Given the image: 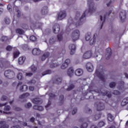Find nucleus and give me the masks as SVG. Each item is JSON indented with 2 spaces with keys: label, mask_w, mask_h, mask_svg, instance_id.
Returning a JSON list of instances; mask_svg holds the SVG:
<instances>
[{
  "label": "nucleus",
  "mask_w": 128,
  "mask_h": 128,
  "mask_svg": "<svg viewBox=\"0 0 128 128\" xmlns=\"http://www.w3.org/2000/svg\"><path fill=\"white\" fill-rule=\"evenodd\" d=\"M88 4L89 7V10L88 11L86 10L85 12L82 14V16H80V12L77 11L76 12L74 20L72 21V22L76 24V26H82V24H84V18H86V12L92 14V12H96V8L94 6V4L92 2V0H88Z\"/></svg>",
  "instance_id": "obj_1"
},
{
  "label": "nucleus",
  "mask_w": 128,
  "mask_h": 128,
  "mask_svg": "<svg viewBox=\"0 0 128 128\" xmlns=\"http://www.w3.org/2000/svg\"><path fill=\"white\" fill-rule=\"evenodd\" d=\"M96 74L104 82V68L100 66L99 68H97L96 71Z\"/></svg>",
  "instance_id": "obj_2"
},
{
  "label": "nucleus",
  "mask_w": 128,
  "mask_h": 128,
  "mask_svg": "<svg viewBox=\"0 0 128 128\" xmlns=\"http://www.w3.org/2000/svg\"><path fill=\"white\" fill-rule=\"evenodd\" d=\"M76 25L75 24L72 22V20L71 19H69L68 20V23L66 26V32H70L72 30H74V28H76Z\"/></svg>",
  "instance_id": "obj_3"
},
{
  "label": "nucleus",
  "mask_w": 128,
  "mask_h": 128,
  "mask_svg": "<svg viewBox=\"0 0 128 128\" xmlns=\"http://www.w3.org/2000/svg\"><path fill=\"white\" fill-rule=\"evenodd\" d=\"M71 38L73 42H76L80 38V30H75L72 31L71 34Z\"/></svg>",
  "instance_id": "obj_4"
},
{
  "label": "nucleus",
  "mask_w": 128,
  "mask_h": 128,
  "mask_svg": "<svg viewBox=\"0 0 128 128\" xmlns=\"http://www.w3.org/2000/svg\"><path fill=\"white\" fill-rule=\"evenodd\" d=\"M112 12V10H110L108 12L106 13V14L104 15V16H100V24H101L100 30L102 28V26H104V22H106V16H110V14Z\"/></svg>",
  "instance_id": "obj_5"
},
{
  "label": "nucleus",
  "mask_w": 128,
  "mask_h": 128,
  "mask_svg": "<svg viewBox=\"0 0 128 128\" xmlns=\"http://www.w3.org/2000/svg\"><path fill=\"white\" fill-rule=\"evenodd\" d=\"M4 74L8 78H12L14 77V72L12 70H7L5 71Z\"/></svg>",
  "instance_id": "obj_6"
},
{
  "label": "nucleus",
  "mask_w": 128,
  "mask_h": 128,
  "mask_svg": "<svg viewBox=\"0 0 128 128\" xmlns=\"http://www.w3.org/2000/svg\"><path fill=\"white\" fill-rule=\"evenodd\" d=\"M97 110L100 112V110H104V104L102 102H98L96 103Z\"/></svg>",
  "instance_id": "obj_7"
},
{
  "label": "nucleus",
  "mask_w": 128,
  "mask_h": 128,
  "mask_svg": "<svg viewBox=\"0 0 128 128\" xmlns=\"http://www.w3.org/2000/svg\"><path fill=\"white\" fill-rule=\"evenodd\" d=\"M66 16V12L64 10L60 11L58 14V18L59 20H64Z\"/></svg>",
  "instance_id": "obj_8"
},
{
  "label": "nucleus",
  "mask_w": 128,
  "mask_h": 128,
  "mask_svg": "<svg viewBox=\"0 0 128 128\" xmlns=\"http://www.w3.org/2000/svg\"><path fill=\"white\" fill-rule=\"evenodd\" d=\"M120 18L122 22H124L126 18V13L124 10H122L120 13Z\"/></svg>",
  "instance_id": "obj_9"
},
{
  "label": "nucleus",
  "mask_w": 128,
  "mask_h": 128,
  "mask_svg": "<svg viewBox=\"0 0 128 128\" xmlns=\"http://www.w3.org/2000/svg\"><path fill=\"white\" fill-rule=\"evenodd\" d=\"M60 24H54L52 27L53 32L54 34H58L60 32Z\"/></svg>",
  "instance_id": "obj_10"
},
{
  "label": "nucleus",
  "mask_w": 128,
  "mask_h": 128,
  "mask_svg": "<svg viewBox=\"0 0 128 128\" xmlns=\"http://www.w3.org/2000/svg\"><path fill=\"white\" fill-rule=\"evenodd\" d=\"M70 59H66L65 60V62L63 63L61 66V68L62 70H64L68 66V64H70Z\"/></svg>",
  "instance_id": "obj_11"
},
{
  "label": "nucleus",
  "mask_w": 128,
  "mask_h": 128,
  "mask_svg": "<svg viewBox=\"0 0 128 128\" xmlns=\"http://www.w3.org/2000/svg\"><path fill=\"white\" fill-rule=\"evenodd\" d=\"M112 49L110 48H107L106 49V60H110V56H112Z\"/></svg>",
  "instance_id": "obj_12"
},
{
  "label": "nucleus",
  "mask_w": 128,
  "mask_h": 128,
  "mask_svg": "<svg viewBox=\"0 0 128 128\" xmlns=\"http://www.w3.org/2000/svg\"><path fill=\"white\" fill-rule=\"evenodd\" d=\"M32 102L35 104H42V100L40 98H34L32 100Z\"/></svg>",
  "instance_id": "obj_13"
},
{
  "label": "nucleus",
  "mask_w": 128,
  "mask_h": 128,
  "mask_svg": "<svg viewBox=\"0 0 128 128\" xmlns=\"http://www.w3.org/2000/svg\"><path fill=\"white\" fill-rule=\"evenodd\" d=\"M86 68L88 70V72H92V70H94V66L90 62H88L86 64Z\"/></svg>",
  "instance_id": "obj_14"
},
{
  "label": "nucleus",
  "mask_w": 128,
  "mask_h": 128,
  "mask_svg": "<svg viewBox=\"0 0 128 128\" xmlns=\"http://www.w3.org/2000/svg\"><path fill=\"white\" fill-rule=\"evenodd\" d=\"M69 48L70 50V54H74L76 50V45L74 44H70L69 45Z\"/></svg>",
  "instance_id": "obj_15"
},
{
  "label": "nucleus",
  "mask_w": 128,
  "mask_h": 128,
  "mask_svg": "<svg viewBox=\"0 0 128 128\" xmlns=\"http://www.w3.org/2000/svg\"><path fill=\"white\" fill-rule=\"evenodd\" d=\"M41 52L40 50L38 48H34L32 51V54L34 56H40Z\"/></svg>",
  "instance_id": "obj_16"
},
{
  "label": "nucleus",
  "mask_w": 128,
  "mask_h": 128,
  "mask_svg": "<svg viewBox=\"0 0 128 128\" xmlns=\"http://www.w3.org/2000/svg\"><path fill=\"white\" fill-rule=\"evenodd\" d=\"M58 100L59 106H62L63 104L64 103V96L62 94L60 95L59 96Z\"/></svg>",
  "instance_id": "obj_17"
},
{
  "label": "nucleus",
  "mask_w": 128,
  "mask_h": 128,
  "mask_svg": "<svg viewBox=\"0 0 128 128\" xmlns=\"http://www.w3.org/2000/svg\"><path fill=\"white\" fill-rule=\"evenodd\" d=\"M92 51H88L83 56L84 58H90L92 56Z\"/></svg>",
  "instance_id": "obj_18"
},
{
  "label": "nucleus",
  "mask_w": 128,
  "mask_h": 128,
  "mask_svg": "<svg viewBox=\"0 0 128 128\" xmlns=\"http://www.w3.org/2000/svg\"><path fill=\"white\" fill-rule=\"evenodd\" d=\"M62 78H56L54 80L53 82L54 84H62Z\"/></svg>",
  "instance_id": "obj_19"
},
{
  "label": "nucleus",
  "mask_w": 128,
  "mask_h": 128,
  "mask_svg": "<svg viewBox=\"0 0 128 128\" xmlns=\"http://www.w3.org/2000/svg\"><path fill=\"white\" fill-rule=\"evenodd\" d=\"M6 106V103L5 104H0V108H2V106H4V110H6L8 112L9 110H10V106Z\"/></svg>",
  "instance_id": "obj_20"
},
{
  "label": "nucleus",
  "mask_w": 128,
  "mask_h": 128,
  "mask_svg": "<svg viewBox=\"0 0 128 128\" xmlns=\"http://www.w3.org/2000/svg\"><path fill=\"white\" fill-rule=\"evenodd\" d=\"M0 128H8V125L5 121L0 120Z\"/></svg>",
  "instance_id": "obj_21"
},
{
  "label": "nucleus",
  "mask_w": 128,
  "mask_h": 128,
  "mask_svg": "<svg viewBox=\"0 0 128 128\" xmlns=\"http://www.w3.org/2000/svg\"><path fill=\"white\" fill-rule=\"evenodd\" d=\"M48 6H44L42 8L41 14L43 16H46L48 14Z\"/></svg>",
  "instance_id": "obj_22"
},
{
  "label": "nucleus",
  "mask_w": 128,
  "mask_h": 128,
  "mask_svg": "<svg viewBox=\"0 0 128 128\" xmlns=\"http://www.w3.org/2000/svg\"><path fill=\"white\" fill-rule=\"evenodd\" d=\"M83 72H84L82 71V70L79 68L75 71V74L78 76H80L82 74Z\"/></svg>",
  "instance_id": "obj_23"
},
{
  "label": "nucleus",
  "mask_w": 128,
  "mask_h": 128,
  "mask_svg": "<svg viewBox=\"0 0 128 128\" xmlns=\"http://www.w3.org/2000/svg\"><path fill=\"white\" fill-rule=\"evenodd\" d=\"M56 42V36H52L49 40V43L50 44H54Z\"/></svg>",
  "instance_id": "obj_24"
},
{
  "label": "nucleus",
  "mask_w": 128,
  "mask_h": 128,
  "mask_svg": "<svg viewBox=\"0 0 128 128\" xmlns=\"http://www.w3.org/2000/svg\"><path fill=\"white\" fill-rule=\"evenodd\" d=\"M101 94L102 96H106L108 98H112V93L110 92V91H106L105 92H102Z\"/></svg>",
  "instance_id": "obj_25"
},
{
  "label": "nucleus",
  "mask_w": 128,
  "mask_h": 128,
  "mask_svg": "<svg viewBox=\"0 0 128 128\" xmlns=\"http://www.w3.org/2000/svg\"><path fill=\"white\" fill-rule=\"evenodd\" d=\"M34 110H36L40 112H42L44 110V107L42 106H38V105L34 106L33 107Z\"/></svg>",
  "instance_id": "obj_26"
},
{
  "label": "nucleus",
  "mask_w": 128,
  "mask_h": 128,
  "mask_svg": "<svg viewBox=\"0 0 128 128\" xmlns=\"http://www.w3.org/2000/svg\"><path fill=\"white\" fill-rule=\"evenodd\" d=\"M52 70H46L45 71H44L42 74V76H46V74H52Z\"/></svg>",
  "instance_id": "obj_27"
},
{
  "label": "nucleus",
  "mask_w": 128,
  "mask_h": 128,
  "mask_svg": "<svg viewBox=\"0 0 128 128\" xmlns=\"http://www.w3.org/2000/svg\"><path fill=\"white\" fill-rule=\"evenodd\" d=\"M128 104V98H126L123 99V100H122L121 102V106H126V104Z\"/></svg>",
  "instance_id": "obj_28"
},
{
  "label": "nucleus",
  "mask_w": 128,
  "mask_h": 128,
  "mask_svg": "<svg viewBox=\"0 0 128 128\" xmlns=\"http://www.w3.org/2000/svg\"><path fill=\"white\" fill-rule=\"evenodd\" d=\"M26 60V57L24 56H21L20 57L18 58V64H22L24 61Z\"/></svg>",
  "instance_id": "obj_29"
},
{
  "label": "nucleus",
  "mask_w": 128,
  "mask_h": 128,
  "mask_svg": "<svg viewBox=\"0 0 128 128\" xmlns=\"http://www.w3.org/2000/svg\"><path fill=\"white\" fill-rule=\"evenodd\" d=\"M49 56H50V52H47L44 53L41 58L42 60V61L44 60H46V58H48Z\"/></svg>",
  "instance_id": "obj_30"
},
{
  "label": "nucleus",
  "mask_w": 128,
  "mask_h": 128,
  "mask_svg": "<svg viewBox=\"0 0 128 128\" xmlns=\"http://www.w3.org/2000/svg\"><path fill=\"white\" fill-rule=\"evenodd\" d=\"M15 8L16 12H17V17L20 18V16H22V12H20V9H18V8L15 6L14 8Z\"/></svg>",
  "instance_id": "obj_31"
},
{
  "label": "nucleus",
  "mask_w": 128,
  "mask_h": 128,
  "mask_svg": "<svg viewBox=\"0 0 128 128\" xmlns=\"http://www.w3.org/2000/svg\"><path fill=\"white\" fill-rule=\"evenodd\" d=\"M4 68H10V63L8 61L5 60L4 62Z\"/></svg>",
  "instance_id": "obj_32"
},
{
  "label": "nucleus",
  "mask_w": 128,
  "mask_h": 128,
  "mask_svg": "<svg viewBox=\"0 0 128 128\" xmlns=\"http://www.w3.org/2000/svg\"><path fill=\"white\" fill-rule=\"evenodd\" d=\"M96 35L94 34L93 38L89 40L90 44V46H92V44H94L96 42Z\"/></svg>",
  "instance_id": "obj_33"
},
{
  "label": "nucleus",
  "mask_w": 128,
  "mask_h": 128,
  "mask_svg": "<svg viewBox=\"0 0 128 128\" xmlns=\"http://www.w3.org/2000/svg\"><path fill=\"white\" fill-rule=\"evenodd\" d=\"M20 92H26L28 90V86L26 85H24L20 87Z\"/></svg>",
  "instance_id": "obj_34"
},
{
  "label": "nucleus",
  "mask_w": 128,
  "mask_h": 128,
  "mask_svg": "<svg viewBox=\"0 0 128 128\" xmlns=\"http://www.w3.org/2000/svg\"><path fill=\"white\" fill-rule=\"evenodd\" d=\"M108 120H109V122H112L114 120V118L112 114H108Z\"/></svg>",
  "instance_id": "obj_35"
},
{
  "label": "nucleus",
  "mask_w": 128,
  "mask_h": 128,
  "mask_svg": "<svg viewBox=\"0 0 128 128\" xmlns=\"http://www.w3.org/2000/svg\"><path fill=\"white\" fill-rule=\"evenodd\" d=\"M9 118L10 119L8 120H12V122L13 124H16V122H20V120H18L16 118Z\"/></svg>",
  "instance_id": "obj_36"
},
{
  "label": "nucleus",
  "mask_w": 128,
  "mask_h": 128,
  "mask_svg": "<svg viewBox=\"0 0 128 128\" xmlns=\"http://www.w3.org/2000/svg\"><path fill=\"white\" fill-rule=\"evenodd\" d=\"M68 74L69 76H72L74 74V69L72 68H70L68 70Z\"/></svg>",
  "instance_id": "obj_37"
},
{
  "label": "nucleus",
  "mask_w": 128,
  "mask_h": 128,
  "mask_svg": "<svg viewBox=\"0 0 128 128\" xmlns=\"http://www.w3.org/2000/svg\"><path fill=\"white\" fill-rule=\"evenodd\" d=\"M16 32L19 34H24V31L20 28L16 29Z\"/></svg>",
  "instance_id": "obj_38"
},
{
  "label": "nucleus",
  "mask_w": 128,
  "mask_h": 128,
  "mask_svg": "<svg viewBox=\"0 0 128 128\" xmlns=\"http://www.w3.org/2000/svg\"><path fill=\"white\" fill-rule=\"evenodd\" d=\"M92 38V34L90 33H88L85 36V38L86 40H90V38Z\"/></svg>",
  "instance_id": "obj_39"
},
{
  "label": "nucleus",
  "mask_w": 128,
  "mask_h": 128,
  "mask_svg": "<svg viewBox=\"0 0 128 128\" xmlns=\"http://www.w3.org/2000/svg\"><path fill=\"white\" fill-rule=\"evenodd\" d=\"M30 96V94L28 93H25L23 94H22L20 96V98H28Z\"/></svg>",
  "instance_id": "obj_40"
},
{
  "label": "nucleus",
  "mask_w": 128,
  "mask_h": 128,
  "mask_svg": "<svg viewBox=\"0 0 128 128\" xmlns=\"http://www.w3.org/2000/svg\"><path fill=\"white\" fill-rule=\"evenodd\" d=\"M58 63H52L50 64V68H58Z\"/></svg>",
  "instance_id": "obj_41"
},
{
  "label": "nucleus",
  "mask_w": 128,
  "mask_h": 128,
  "mask_svg": "<svg viewBox=\"0 0 128 128\" xmlns=\"http://www.w3.org/2000/svg\"><path fill=\"white\" fill-rule=\"evenodd\" d=\"M4 22H6V24H10V20L8 17H6L4 19Z\"/></svg>",
  "instance_id": "obj_42"
},
{
  "label": "nucleus",
  "mask_w": 128,
  "mask_h": 128,
  "mask_svg": "<svg viewBox=\"0 0 128 128\" xmlns=\"http://www.w3.org/2000/svg\"><path fill=\"white\" fill-rule=\"evenodd\" d=\"M57 38L58 40V42H62V33H60V34H58L57 36Z\"/></svg>",
  "instance_id": "obj_43"
},
{
  "label": "nucleus",
  "mask_w": 128,
  "mask_h": 128,
  "mask_svg": "<svg viewBox=\"0 0 128 128\" xmlns=\"http://www.w3.org/2000/svg\"><path fill=\"white\" fill-rule=\"evenodd\" d=\"M84 112H86V114H92V109L86 108H85L84 109Z\"/></svg>",
  "instance_id": "obj_44"
},
{
  "label": "nucleus",
  "mask_w": 128,
  "mask_h": 128,
  "mask_svg": "<svg viewBox=\"0 0 128 128\" xmlns=\"http://www.w3.org/2000/svg\"><path fill=\"white\" fill-rule=\"evenodd\" d=\"M0 100H1L4 102L6 100H8V98L7 96L3 95L2 96Z\"/></svg>",
  "instance_id": "obj_45"
},
{
  "label": "nucleus",
  "mask_w": 128,
  "mask_h": 128,
  "mask_svg": "<svg viewBox=\"0 0 128 128\" xmlns=\"http://www.w3.org/2000/svg\"><path fill=\"white\" fill-rule=\"evenodd\" d=\"M74 85L73 84H71L70 85L68 86V88H67V90H74Z\"/></svg>",
  "instance_id": "obj_46"
},
{
  "label": "nucleus",
  "mask_w": 128,
  "mask_h": 128,
  "mask_svg": "<svg viewBox=\"0 0 128 128\" xmlns=\"http://www.w3.org/2000/svg\"><path fill=\"white\" fill-rule=\"evenodd\" d=\"M20 56V52L18 51H16L14 52V58H16L18 56Z\"/></svg>",
  "instance_id": "obj_47"
},
{
  "label": "nucleus",
  "mask_w": 128,
  "mask_h": 128,
  "mask_svg": "<svg viewBox=\"0 0 128 128\" xmlns=\"http://www.w3.org/2000/svg\"><path fill=\"white\" fill-rule=\"evenodd\" d=\"M32 106V103L30 102H28V104H26L24 105V107L26 108H30Z\"/></svg>",
  "instance_id": "obj_48"
},
{
  "label": "nucleus",
  "mask_w": 128,
  "mask_h": 128,
  "mask_svg": "<svg viewBox=\"0 0 128 128\" xmlns=\"http://www.w3.org/2000/svg\"><path fill=\"white\" fill-rule=\"evenodd\" d=\"M88 126V124L86 122H84L80 126V128H86Z\"/></svg>",
  "instance_id": "obj_49"
},
{
  "label": "nucleus",
  "mask_w": 128,
  "mask_h": 128,
  "mask_svg": "<svg viewBox=\"0 0 128 128\" xmlns=\"http://www.w3.org/2000/svg\"><path fill=\"white\" fill-rule=\"evenodd\" d=\"M30 40L32 42H36V37L34 36H30Z\"/></svg>",
  "instance_id": "obj_50"
},
{
  "label": "nucleus",
  "mask_w": 128,
  "mask_h": 128,
  "mask_svg": "<svg viewBox=\"0 0 128 128\" xmlns=\"http://www.w3.org/2000/svg\"><path fill=\"white\" fill-rule=\"evenodd\" d=\"M116 84L114 82H112L110 84L109 86L111 88H114L116 86Z\"/></svg>",
  "instance_id": "obj_51"
},
{
  "label": "nucleus",
  "mask_w": 128,
  "mask_h": 128,
  "mask_svg": "<svg viewBox=\"0 0 128 128\" xmlns=\"http://www.w3.org/2000/svg\"><path fill=\"white\" fill-rule=\"evenodd\" d=\"M8 39V36H3L1 38V40L2 42H6Z\"/></svg>",
  "instance_id": "obj_52"
},
{
  "label": "nucleus",
  "mask_w": 128,
  "mask_h": 128,
  "mask_svg": "<svg viewBox=\"0 0 128 128\" xmlns=\"http://www.w3.org/2000/svg\"><path fill=\"white\" fill-rule=\"evenodd\" d=\"M4 60H0V68H4Z\"/></svg>",
  "instance_id": "obj_53"
},
{
  "label": "nucleus",
  "mask_w": 128,
  "mask_h": 128,
  "mask_svg": "<svg viewBox=\"0 0 128 128\" xmlns=\"http://www.w3.org/2000/svg\"><path fill=\"white\" fill-rule=\"evenodd\" d=\"M78 112V108H73V110L72 111V116H74L76 114V112Z\"/></svg>",
  "instance_id": "obj_54"
},
{
  "label": "nucleus",
  "mask_w": 128,
  "mask_h": 128,
  "mask_svg": "<svg viewBox=\"0 0 128 128\" xmlns=\"http://www.w3.org/2000/svg\"><path fill=\"white\" fill-rule=\"evenodd\" d=\"M104 126V122L101 121L98 124V126L99 128H102V126Z\"/></svg>",
  "instance_id": "obj_55"
},
{
  "label": "nucleus",
  "mask_w": 128,
  "mask_h": 128,
  "mask_svg": "<svg viewBox=\"0 0 128 128\" xmlns=\"http://www.w3.org/2000/svg\"><path fill=\"white\" fill-rule=\"evenodd\" d=\"M12 50V46H8L6 47V50H8V52H10Z\"/></svg>",
  "instance_id": "obj_56"
},
{
  "label": "nucleus",
  "mask_w": 128,
  "mask_h": 128,
  "mask_svg": "<svg viewBox=\"0 0 128 128\" xmlns=\"http://www.w3.org/2000/svg\"><path fill=\"white\" fill-rule=\"evenodd\" d=\"M36 67L34 65H32L31 66V70L32 72H34L36 70Z\"/></svg>",
  "instance_id": "obj_57"
},
{
  "label": "nucleus",
  "mask_w": 128,
  "mask_h": 128,
  "mask_svg": "<svg viewBox=\"0 0 128 128\" xmlns=\"http://www.w3.org/2000/svg\"><path fill=\"white\" fill-rule=\"evenodd\" d=\"M28 84H36V80H32L28 82Z\"/></svg>",
  "instance_id": "obj_58"
},
{
  "label": "nucleus",
  "mask_w": 128,
  "mask_h": 128,
  "mask_svg": "<svg viewBox=\"0 0 128 128\" xmlns=\"http://www.w3.org/2000/svg\"><path fill=\"white\" fill-rule=\"evenodd\" d=\"M42 26V23L38 22L36 24V26L37 28H41Z\"/></svg>",
  "instance_id": "obj_59"
},
{
  "label": "nucleus",
  "mask_w": 128,
  "mask_h": 128,
  "mask_svg": "<svg viewBox=\"0 0 128 128\" xmlns=\"http://www.w3.org/2000/svg\"><path fill=\"white\" fill-rule=\"evenodd\" d=\"M17 78H18V80H22V73H19L17 76Z\"/></svg>",
  "instance_id": "obj_60"
},
{
  "label": "nucleus",
  "mask_w": 128,
  "mask_h": 128,
  "mask_svg": "<svg viewBox=\"0 0 128 128\" xmlns=\"http://www.w3.org/2000/svg\"><path fill=\"white\" fill-rule=\"evenodd\" d=\"M50 104H52V102L48 100V104H46V106H45L46 108H48V106H50Z\"/></svg>",
  "instance_id": "obj_61"
},
{
  "label": "nucleus",
  "mask_w": 128,
  "mask_h": 128,
  "mask_svg": "<svg viewBox=\"0 0 128 128\" xmlns=\"http://www.w3.org/2000/svg\"><path fill=\"white\" fill-rule=\"evenodd\" d=\"M44 32L45 34H49L50 32V29H46Z\"/></svg>",
  "instance_id": "obj_62"
},
{
  "label": "nucleus",
  "mask_w": 128,
  "mask_h": 128,
  "mask_svg": "<svg viewBox=\"0 0 128 128\" xmlns=\"http://www.w3.org/2000/svg\"><path fill=\"white\" fill-rule=\"evenodd\" d=\"M100 118V114H96L94 116V118H95L96 120H98Z\"/></svg>",
  "instance_id": "obj_63"
},
{
  "label": "nucleus",
  "mask_w": 128,
  "mask_h": 128,
  "mask_svg": "<svg viewBox=\"0 0 128 128\" xmlns=\"http://www.w3.org/2000/svg\"><path fill=\"white\" fill-rule=\"evenodd\" d=\"M11 128H22V127L18 125H16L12 126Z\"/></svg>",
  "instance_id": "obj_64"
}]
</instances>
